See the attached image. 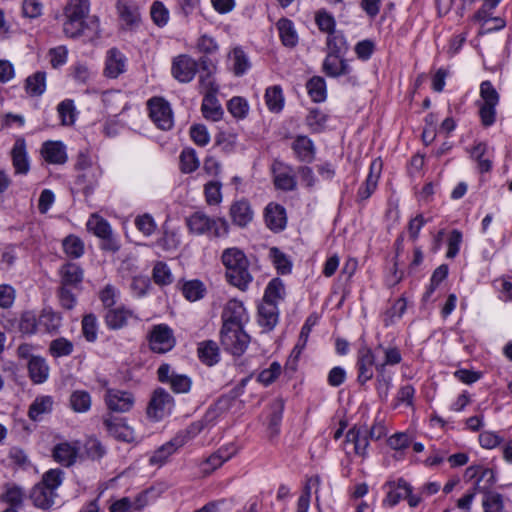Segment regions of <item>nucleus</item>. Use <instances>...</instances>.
<instances>
[{
	"label": "nucleus",
	"mask_w": 512,
	"mask_h": 512,
	"mask_svg": "<svg viewBox=\"0 0 512 512\" xmlns=\"http://www.w3.org/2000/svg\"><path fill=\"white\" fill-rule=\"evenodd\" d=\"M25 498V493L23 489L14 484H7L5 486V491L2 495V500L10 505V507H15V509H19L22 507Z\"/></svg>",
	"instance_id": "obj_40"
},
{
	"label": "nucleus",
	"mask_w": 512,
	"mask_h": 512,
	"mask_svg": "<svg viewBox=\"0 0 512 512\" xmlns=\"http://www.w3.org/2000/svg\"><path fill=\"white\" fill-rule=\"evenodd\" d=\"M150 349L159 354L172 350L176 344L173 330L167 324L154 325L148 334Z\"/></svg>",
	"instance_id": "obj_6"
},
{
	"label": "nucleus",
	"mask_w": 512,
	"mask_h": 512,
	"mask_svg": "<svg viewBox=\"0 0 512 512\" xmlns=\"http://www.w3.org/2000/svg\"><path fill=\"white\" fill-rule=\"evenodd\" d=\"M80 446L78 442H61L54 446L52 450L53 459L64 467H70L75 464Z\"/></svg>",
	"instance_id": "obj_13"
},
{
	"label": "nucleus",
	"mask_w": 512,
	"mask_h": 512,
	"mask_svg": "<svg viewBox=\"0 0 512 512\" xmlns=\"http://www.w3.org/2000/svg\"><path fill=\"white\" fill-rule=\"evenodd\" d=\"M481 104L498 105L499 94L488 80L483 81L480 85Z\"/></svg>",
	"instance_id": "obj_57"
},
{
	"label": "nucleus",
	"mask_w": 512,
	"mask_h": 512,
	"mask_svg": "<svg viewBox=\"0 0 512 512\" xmlns=\"http://www.w3.org/2000/svg\"><path fill=\"white\" fill-rule=\"evenodd\" d=\"M265 101L268 109L272 112H280L284 105V97L280 86L267 88Z\"/></svg>",
	"instance_id": "obj_43"
},
{
	"label": "nucleus",
	"mask_w": 512,
	"mask_h": 512,
	"mask_svg": "<svg viewBox=\"0 0 512 512\" xmlns=\"http://www.w3.org/2000/svg\"><path fill=\"white\" fill-rule=\"evenodd\" d=\"M56 496V492H52L41 483H37L30 492L33 504L41 509H49L54 504Z\"/></svg>",
	"instance_id": "obj_23"
},
{
	"label": "nucleus",
	"mask_w": 512,
	"mask_h": 512,
	"mask_svg": "<svg viewBox=\"0 0 512 512\" xmlns=\"http://www.w3.org/2000/svg\"><path fill=\"white\" fill-rule=\"evenodd\" d=\"M328 54L341 55L344 54L348 47L345 37L341 33L333 32L327 38Z\"/></svg>",
	"instance_id": "obj_54"
},
{
	"label": "nucleus",
	"mask_w": 512,
	"mask_h": 512,
	"mask_svg": "<svg viewBox=\"0 0 512 512\" xmlns=\"http://www.w3.org/2000/svg\"><path fill=\"white\" fill-rule=\"evenodd\" d=\"M75 169L79 172L78 182L84 184L86 189H93L98 181L99 169L92 167V159L88 153L80 152L77 155Z\"/></svg>",
	"instance_id": "obj_10"
},
{
	"label": "nucleus",
	"mask_w": 512,
	"mask_h": 512,
	"mask_svg": "<svg viewBox=\"0 0 512 512\" xmlns=\"http://www.w3.org/2000/svg\"><path fill=\"white\" fill-rule=\"evenodd\" d=\"M274 183L278 189L293 190L296 186V181L292 174L290 167L284 166L282 163H275L273 165Z\"/></svg>",
	"instance_id": "obj_24"
},
{
	"label": "nucleus",
	"mask_w": 512,
	"mask_h": 512,
	"mask_svg": "<svg viewBox=\"0 0 512 512\" xmlns=\"http://www.w3.org/2000/svg\"><path fill=\"white\" fill-rule=\"evenodd\" d=\"M317 319L318 318L316 316L311 315L306 319L304 325L302 326L298 343L293 349V353H296V357H298L302 349L305 347L312 327L317 323Z\"/></svg>",
	"instance_id": "obj_52"
},
{
	"label": "nucleus",
	"mask_w": 512,
	"mask_h": 512,
	"mask_svg": "<svg viewBox=\"0 0 512 512\" xmlns=\"http://www.w3.org/2000/svg\"><path fill=\"white\" fill-rule=\"evenodd\" d=\"M221 259L226 268L227 281L241 291H246L253 277L249 272V260L245 253L236 247L227 248Z\"/></svg>",
	"instance_id": "obj_2"
},
{
	"label": "nucleus",
	"mask_w": 512,
	"mask_h": 512,
	"mask_svg": "<svg viewBox=\"0 0 512 512\" xmlns=\"http://www.w3.org/2000/svg\"><path fill=\"white\" fill-rule=\"evenodd\" d=\"M152 278L158 285L165 286L169 285L173 281L172 273L164 262H157L153 267Z\"/></svg>",
	"instance_id": "obj_49"
},
{
	"label": "nucleus",
	"mask_w": 512,
	"mask_h": 512,
	"mask_svg": "<svg viewBox=\"0 0 512 512\" xmlns=\"http://www.w3.org/2000/svg\"><path fill=\"white\" fill-rule=\"evenodd\" d=\"M292 149L297 158L302 162L310 163L315 158V147L310 138L298 135L292 143Z\"/></svg>",
	"instance_id": "obj_22"
},
{
	"label": "nucleus",
	"mask_w": 512,
	"mask_h": 512,
	"mask_svg": "<svg viewBox=\"0 0 512 512\" xmlns=\"http://www.w3.org/2000/svg\"><path fill=\"white\" fill-rule=\"evenodd\" d=\"M199 87L201 93H203L204 95L209 93H218L219 88L218 85L215 83L212 70H208L207 73H200Z\"/></svg>",
	"instance_id": "obj_60"
},
{
	"label": "nucleus",
	"mask_w": 512,
	"mask_h": 512,
	"mask_svg": "<svg viewBox=\"0 0 512 512\" xmlns=\"http://www.w3.org/2000/svg\"><path fill=\"white\" fill-rule=\"evenodd\" d=\"M264 218L267 227L274 232H280L286 227V211L285 208L279 204H268L265 208Z\"/></svg>",
	"instance_id": "obj_18"
},
{
	"label": "nucleus",
	"mask_w": 512,
	"mask_h": 512,
	"mask_svg": "<svg viewBox=\"0 0 512 512\" xmlns=\"http://www.w3.org/2000/svg\"><path fill=\"white\" fill-rule=\"evenodd\" d=\"M279 36L284 46L295 47L298 43V36L291 20L282 18L277 22Z\"/></svg>",
	"instance_id": "obj_35"
},
{
	"label": "nucleus",
	"mask_w": 512,
	"mask_h": 512,
	"mask_svg": "<svg viewBox=\"0 0 512 512\" xmlns=\"http://www.w3.org/2000/svg\"><path fill=\"white\" fill-rule=\"evenodd\" d=\"M180 169L183 173L194 172L200 165L196 152L192 148H185L180 154Z\"/></svg>",
	"instance_id": "obj_45"
},
{
	"label": "nucleus",
	"mask_w": 512,
	"mask_h": 512,
	"mask_svg": "<svg viewBox=\"0 0 512 512\" xmlns=\"http://www.w3.org/2000/svg\"><path fill=\"white\" fill-rule=\"evenodd\" d=\"M216 95L217 94H213V93L204 95L202 105H201V110H202L203 116L207 120L219 121L223 116L224 112H223V109H222Z\"/></svg>",
	"instance_id": "obj_29"
},
{
	"label": "nucleus",
	"mask_w": 512,
	"mask_h": 512,
	"mask_svg": "<svg viewBox=\"0 0 512 512\" xmlns=\"http://www.w3.org/2000/svg\"><path fill=\"white\" fill-rule=\"evenodd\" d=\"M181 240L178 231L170 229L166 224L163 225V233L159 237L155 246L161 248L163 251L171 252L176 251L180 246Z\"/></svg>",
	"instance_id": "obj_32"
},
{
	"label": "nucleus",
	"mask_w": 512,
	"mask_h": 512,
	"mask_svg": "<svg viewBox=\"0 0 512 512\" xmlns=\"http://www.w3.org/2000/svg\"><path fill=\"white\" fill-rule=\"evenodd\" d=\"M104 400L109 410L118 413L130 411L135 403L131 392L113 388H107Z\"/></svg>",
	"instance_id": "obj_9"
},
{
	"label": "nucleus",
	"mask_w": 512,
	"mask_h": 512,
	"mask_svg": "<svg viewBox=\"0 0 512 512\" xmlns=\"http://www.w3.org/2000/svg\"><path fill=\"white\" fill-rule=\"evenodd\" d=\"M376 371V390L378 396L382 400H386L389 395V390L391 387V377L385 374V371H383V366H376Z\"/></svg>",
	"instance_id": "obj_55"
},
{
	"label": "nucleus",
	"mask_w": 512,
	"mask_h": 512,
	"mask_svg": "<svg viewBox=\"0 0 512 512\" xmlns=\"http://www.w3.org/2000/svg\"><path fill=\"white\" fill-rule=\"evenodd\" d=\"M89 0H69L63 9V32L69 38H78L85 29L92 28L95 34L99 30L97 16L89 17Z\"/></svg>",
	"instance_id": "obj_1"
},
{
	"label": "nucleus",
	"mask_w": 512,
	"mask_h": 512,
	"mask_svg": "<svg viewBox=\"0 0 512 512\" xmlns=\"http://www.w3.org/2000/svg\"><path fill=\"white\" fill-rule=\"evenodd\" d=\"M131 316V311L123 307H118L107 311L105 321L110 329L115 330L124 327Z\"/></svg>",
	"instance_id": "obj_36"
},
{
	"label": "nucleus",
	"mask_w": 512,
	"mask_h": 512,
	"mask_svg": "<svg viewBox=\"0 0 512 512\" xmlns=\"http://www.w3.org/2000/svg\"><path fill=\"white\" fill-rule=\"evenodd\" d=\"M285 294V287L281 279H272L264 293L263 300L277 304V301L282 299Z\"/></svg>",
	"instance_id": "obj_46"
},
{
	"label": "nucleus",
	"mask_w": 512,
	"mask_h": 512,
	"mask_svg": "<svg viewBox=\"0 0 512 512\" xmlns=\"http://www.w3.org/2000/svg\"><path fill=\"white\" fill-rule=\"evenodd\" d=\"M64 472L61 469H50L44 473L41 484H44L52 492L62 484Z\"/></svg>",
	"instance_id": "obj_56"
},
{
	"label": "nucleus",
	"mask_w": 512,
	"mask_h": 512,
	"mask_svg": "<svg viewBox=\"0 0 512 512\" xmlns=\"http://www.w3.org/2000/svg\"><path fill=\"white\" fill-rule=\"evenodd\" d=\"M190 136L198 146H206L210 141V135L207 128L202 124H196L190 128Z\"/></svg>",
	"instance_id": "obj_63"
},
{
	"label": "nucleus",
	"mask_w": 512,
	"mask_h": 512,
	"mask_svg": "<svg viewBox=\"0 0 512 512\" xmlns=\"http://www.w3.org/2000/svg\"><path fill=\"white\" fill-rule=\"evenodd\" d=\"M383 163L380 158L374 159L369 168V174L365 180V192H373L377 188L380 179Z\"/></svg>",
	"instance_id": "obj_47"
},
{
	"label": "nucleus",
	"mask_w": 512,
	"mask_h": 512,
	"mask_svg": "<svg viewBox=\"0 0 512 512\" xmlns=\"http://www.w3.org/2000/svg\"><path fill=\"white\" fill-rule=\"evenodd\" d=\"M220 339L223 348L235 356H241L250 343V336L243 327H222Z\"/></svg>",
	"instance_id": "obj_5"
},
{
	"label": "nucleus",
	"mask_w": 512,
	"mask_h": 512,
	"mask_svg": "<svg viewBox=\"0 0 512 512\" xmlns=\"http://www.w3.org/2000/svg\"><path fill=\"white\" fill-rule=\"evenodd\" d=\"M183 296L190 302L202 299L206 294V287L200 280H189L179 282Z\"/></svg>",
	"instance_id": "obj_34"
},
{
	"label": "nucleus",
	"mask_w": 512,
	"mask_h": 512,
	"mask_svg": "<svg viewBox=\"0 0 512 512\" xmlns=\"http://www.w3.org/2000/svg\"><path fill=\"white\" fill-rule=\"evenodd\" d=\"M229 58L232 62V70L236 76L243 75L250 68L248 57L241 48H234L229 54Z\"/></svg>",
	"instance_id": "obj_42"
},
{
	"label": "nucleus",
	"mask_w": 512,
	"mask_h": 512,
	"mask_svg": "<svg viewBox=\"0 0 512 512\" xmlns=\"http://www.w3.org/2000/svg\"><path fill=\"white\" fill-rule=\"evenodd\" d=\"M10 154L15 173L26 174L30 169V163L26 150V141L23 137L15 140Z\"/></svg>",
	"instance_id": "obj_17"
},
{
	"label": "nucleus",
	"mask_w": 512,
	"mask_h": 512,
	"mask_svg": "<svg viewBox=\"0 0 512 512\" xmlns=\"http://www.w3.org/2000/svg\"><path fill=\"white\" fill-rule=\"evenodd\" d=\"M375 355L373 351L363 346L358 351L357 368H358V381L365 384L373 377V367H376Z\"/></svg>",
	"instance_id": "obj_15"
},
{
	"label": "nucleus",
	"mask_w": 512,
	"mask_h": 512,
	"mask_svg": "<svg viewBox=\"0 0 512 512\" xmlns=\"http://www.w3.org/2000/svg\"><path fill=\"white\" fill-rule=\"evenodd\" d=\"M327 116L319 109H311L307 115V125L313 131H320L326 123Z\"/></svg>",
	"instance_id": "obj_64"
},
{
	"label": "nucleus",
	"mask_w": 512,
	"mask_h": 512,
	"mask_svg": "<svg viewBox=\"0 0 512 512\" xmlns=\"http://www.w3.org/2000/svg\"><path fill=\"white\" fill-rule=\"evenodd\" d=\"M346 441L354 444L357 455L364 457L369 446L368 427L354 426L346 434Z\"/></svg>",
	"instance_id": "obj_20"
},
{
	"label": "nucleus",
	"mask_w": 512,
	"mask_h": 512,
	"mask_svg": "<svg viewBox=\"0 0 512 512\" xmlns=\"http://www.w3.org/2000/svg\"><path fill=\"white\" fill-rule=\"evenodd\" d=\"M350 70L348 62L341 55L328 54L323 62V71L330 77L347 75Z\"/></svg>",
	"instance_id": "obj_21"
},
{
	"label": "nucleus",
	"mask_w": 512,
	"mask_h": 512,
	"mask_svg": "<svg viewBox=\"0 0 512 512\" xmlns=\"http://www.w3.org/2000/svg\"><path fill=\"white\" fill-rule=\"evenodd\" d=\"M284 410V404L282 401L278 400L272 405V412L269 418V429L273 434H277L279 432V425L282 420Z\"/></svg>",
	"instance_id": "obj_61"
},
{
	"label": "nucleus",
	"mask_w": 512,
	"mask_h": 512,
	"mask_svg": "<svg viewBox=\"0 0 512 512\" xmlns=\"http://www.w3.org/2000/svg\"><path fill=\"white\" fill-rule=\"evenodd\" d=\"M308 94L314 102H322L326 98V83L320 76H314L307 82Z\"/></svg>",
	"instance_id": "obj_44"
},
{
	"label": "nucleus",
	"mask_w": 512,
	"mask_h": 512,
	"mask_svg": "<svg viewBox=\"0 0 512 512\" xmlns=\"http://www.w3.org/2000/svg\"><path fill=\"white\" fill-rule=\"evenodd\" d=\"M198 69V63L188 55H179L173 60L171 72L175 79L182 83L193 80Z\"/></svg>",
	"instance_id": "obj_11"
},
{
	"label": "nucleus",
	"mask_w": 512,
	"mask_h": 512,
	"mask_svg": "<svg viewBox=\"0 0 512 512\" xmlns=\"http://www.w3.org/2000/svg\"><path fill=\"white\" fill-rule=\"evenodd\" d=\"M197 352L201 362L207 366H212L219 361V348L212 340L199 343Z\"/></svg>",
	"instance_id": "obj_33"
},
{
	"label": "nucleus",
	"mask_w": 512,
	"mask_h": 512,
	"mask_svg": "<svg viewBox=\"0 0 512 512\" xmlns=\"http://www.w3.org/2000/svg\"><path fill=\"white\" fill-rule=\"evenodd\" d=\"M185 443V438L177 436L171 441L165 443L160 448H158L154 454L150 457L151 464L162 465L170 455H172L176 450L183 446Z\"/></svg>",
	"instance_id": "obj_28"
},
{
	"label": "nucleus",
	"mask_w": 512,
	"mask_h": 512,
	"mask_svg": "<svg viewBox=\"0 0 512 512\" xmlns=\"http://www.w3.org/2000/svg\"><path fill=\"white\" fill-rule=\"evenodd\" d=\"M230 215L239 227H246L253 219V211L245 200L235 202L230 208Z\"/></svg>",
	"instance_id": "obj_26"
},
{
	"label": "nucleus",
	"mask_w": 512,
	"mask_h": 512,
	"mask_svg": "<svg viewBox=\"0 0 512 512\" xmlns=\"http://www.w3.org/2000/svg\"><path fill=\"white\" fill-rule=\"evenodd\" d=\"M25 89L32 97L42 95L46 89V73L38 71L29 76L25 81Z\"/></svg>",
	"instance_id": "obj_37"
},
{
	"label": "nucleus",
	"mask_w": 512,
	"mask_h": 512,
	"mask_svg": "<svg viewBox=\"0 0 512 512\" xmlns=\"http://www.w3.org/2000/svg\"><path fill=\"white\" fill-rule=\"evenodd\" d=\"M135 226L146 236L152 235L157 227L153 217L149 214L137 216L135 219Z\"/></svg>",
	"instance_id": "obj_62"
},
{
	"label": "nucleus",
	"mask_w": 512,
	"mask_h": 512,
	"mask_svg": "<svg viewBox=\"0 0 512 512\" xmlns=\"http://www.w3.org/2000/svg\"><path fill=\"white\" fill-rule=\"evenodd\" d=\"M191 233L202 235L209 234L216 238L228 233V224L223 219H211L203 213L196 212L186 219Z\"/></svg>",
	"instance_id": "obj_3"
},
{
	"label": "nucleus",
	"mask_w": 512,
	"mask_h": 512,
	"mask_svg": "<svg viewBox=\"0 0 512 512\" xmlns=\"http://www.w3.org/2000/svg\"><path fill=\"white\" fill-rule=\"evenodd\" d=\"M70 407L74 412L85 413L90 410L92 400L90 394L85 390H75L70 395Z\"/></svg>",
	"instance_id": "obj_38"
},
{
	"label": "nucleus",
	"mask_w": 512,
	"mask_h": 512,
	"mask_svg": "<svg viewBox=\"0 0 512 512\" xmlns=\"http://www.w3.org/2000/svg\"><path fill=\"white\" fill-rule=\"evenodd\" d=\"M63 125H72L75 122V107L72 100H64L57 107Z\"/></svg>",
	"instance_id": "obj_59"
},
{
	"label": "nucleus",
	"mask_w": 512,
	"mask_h": 512,
	"mask_svg": "<svg viewBox=\"0 0 512 512\" xmlns=\"http://www.w3.org/2000/svg\"><path fill=\"white\" fill-rule=\"evenodd\" d=\"M174 407L173 397L163 388H157L149 401L147 415L154 420H161L169 415Z\"/></svg>",
	"instance_id": "obj_8"
},
{
	"label": "nucleus",
	"mask_w": 512,
	"mask_h": 512,
	"mask_svg": "<svg viewBox=\"0 0 512 512\" xmlns=\"http://www.w3.org/2000/svg\"><path fill=\"white\" fill-rule=\"evenodd\" d=\"M40 154L49 164L63 165L68 160L66 146L61 141H45L41 146Z\"/></svg>",
	"instance_id": "obj_14"
},
{
	"label": "nucleus",
	"mask_w": 512,
	"mask_h": 512,
	"mask_svg": "<svg viewBox=\"0 0 512 512\" xmlns=\"http://www.w3.org/2000/svg\"><path fill=\"white\" fill-rule=\"evenodd\" d=\"M64 252L72 258H79L84 253L83 241L75 236L69 235L62 242Z\"/></svg>",
	"instance_id": "obj_48"
},
{
	"label": "nucleus",
	"mask_w": 512,
	"mask_h": 512,
	"mask_svg": "<svg viewBox=\"0 0 512 512\" xmlns=\"http://www.w3.org/2000/svg\"><path fill=\"white\" fill-rule=\"evenodd\" d=\"M61 285L76 287L83 280V270L75 263H67L60 270Z\"/></svg>",
	"instance_id": "obj_31"
},
{
	"label": "nucleus",
	"mask_w": 512,
	"mask_h": 512,
	"mask_svg": "<svg viewBox=\"0 0 512 512\" xmlns=\"http://www.w3.org/2000/svg\"><path fill=\"white\" fill-rule=\"evenodd\" d=\"M259 324L267 330H272L278 322L277 304L264 301L258 307Z\"/></svg>",
	"instance_id": "obj_27"
},
{
	"label": "nucleus",
	"mask_w": 512,
	"mask_h": 512,
	"mask_svg": "<svg viewBox=\"0 0 512 512\" xmlns=\"http://www.w3.org/2000/svg\"><path fill=\"white\" fill-rule=\"evenodd\" d=\"M484 492L482 506L484 512H504V500L503 496L495 491H486Z\"/></svg>",
	"instance_id": "obj_41"
},
{
	"label": "nucleus",
	"mask_w": 512,
	"mask_h": 512,
	"mask_svg": "<svg viewBox=\"0 0 512 512\" xmlns=\"http://www.w3.org/2000/svg\"><path fill=\"white\" fill-rule=\"evenodd\" d=\"M82 333L85 339L93 342L97 338V319L93 314H87L82 319Z\"/></svg>",
	"instance_id": "obj_58"
},
{
	"label": "nucleus",
	"mask_w": 512,
	"mask_h": 512,
	"mask_svg": "<svg viewBox=\"0 0 512 512\" xmlns=\"http://www.w3.org/2000/svg\"><path fill=\"white\" fill-rule=\"evenodd\" d=\"M106 431L115 439L132 442L135 440L134 430L129 427L122 418L107 415L103 419Z\"/></svg>",
	"instance_id": "obj_12"
},
{
	"label": "nucleus",
	"mask_w": 512,
	"mask_h": 512,
	"mask_svg": "<svg viewBox=\"0 0 512 512\" xmlns=\"http://www.w3.org/2000/svg\"><path fill=\"white\" fill-rule=\"evenodd\" d=\"M269 256L272 259V262L279 273H290L291 262L282 251H280L277 247H272L269 250Z\"/></svg>",
	"instance_id": "obj_51"
},
{
	"label": "nucleus",
	"mask_w": 512,
	"mask_h": 512,
	"mask_svg": "<svg viewBox=\"0 0 512 512\" xmlns=\"http://www.w3.org/2000/svg\"><path fill=\"white\" fill-rule=\"evenodd\" d=\"M54 400L49 395H42L35 398L31 403L28 416L33 421H38L43 414H48L53 409Z\"/></svg>",
	"instance_id": "obj_30"
},
{
	"label": "nucleus",
	"mask_w": 512,
	"mask_h": 512,
	"mask_svg": "<svg viewBox=\"0 0 512 512\" xmlns=\"http://www.w3.org/2000/svg\"><path fill=\"white\" fill-rule=\"evenodd\" d=\"M228 111L237 119H244L249 111L247 101L239 96L233 97L227 103Z\"/></svg>",
	"instance_id": "obj_53"
},
{
	"label": "nucleus",
	"mask_w": 512,
	"mask_h": 512,
	"mask_svg": "<svg viewBox=\"0 0 512 512\" xmlns=\"http://www.w3.org/2000/svg\"><path fill=\"white\" fill-rule=\"evenodd\" d=\"M222 320V327H243L246 321V310L242 302L230 300L222 313Z\"/></svg>",
	"instance_id": "obj_16"
},
{
	"label": "nucleus",
	"mask_w": 512,
	"mask_h": 512,
	"mask_svg": "<svg viewBox=\"0 0 512 512\" xmlns=\"http://www.w3.org/2000/svg\"><path fill=\"white\" fill-rule=\"evenodd\" d=\"M28 373L34 384H42L49 377V366L42 357H31L28 361Z\"/></svg>",
	"instance_id": "obj_25"
},
{
	"label": "nucleus",
	"mask_w": 512,
	"mask_h": 512,
	"mask_svg": "<svg viewBox=\"0 0 512 512\" xmlns=\"http://www.w3.org/2000/svg\"><path fill=\"white\" fill-rule=\"evenodd\" d=\"M149 117L161 130L167 131L173 127V113L170 104L162 97H153L148 103Z\"/></svg>",
	"instance_id": "obj_7"
},
{
	"label": "nucleus",
	"mask_w": 512,
	"mask_h": 512,
	"mask_svg": "<svg viewBox=\"0 0 512 512\" xmlns=\"http://www.w3.org/2000/svg\"><path fill=\"white\" fill-rule=\"evenodd\" d=\"M126 70V57L117 49L107 51L104 74L109 78H117Z\"/></svg>",
	"instance_id": "obj_19"
},
{
	"label": "nucleus",
	"mask_w": 512,
	"mask_h": 512,
	"mask_svg": "<svg viewBox=\"0 0 512 512\" xmlns=\"http://www.w3.org/2000/svg\"><path fill=\"white\" fill-rule=\"evenodd\" d=\"M465 478L468 480H472L475 478H478L475 489L482 491L485 489V487L479 486V481L487 478V482L492 485L495 482V476L492 469L484 468L483 466L477 465V466H470L465 471Z\"/></svg>",
	"instance_id": "obj_39"
},
{
	"label": "nucleus",
	"mask_w": 512,
	"mask_h": 512,
	"mask_svg": "<svg viewBox=\"0 0 512 512\" xmlns=\"http://www.w3.org/2000/svg\"><path fill=\"white\" fill-rule=\"evenodd\" d=\"M87 230L102 240L101 248L103 250L116 252L120 245L113 235L110 224L98 214H92L87 221Z\"/></svg>",
	"instance_id": "obj_4"
},
{
	"label": "nucleus",
	"mask_w": 512,
	"mask_h": 512,
	"mask_svg": "<svg viewBox=\"0 0 512 512\" xmlns=\"http://www.w3.org/2000/svg\"><path fill=\"white\" fill-rule=\"evenodd\" d=\"M73 347L71 341L61 337L51 341L49 352L55 358L69 356L73 352Z\"/></svg>",
	"instance_id": "obj_50"
}]
</instances>
